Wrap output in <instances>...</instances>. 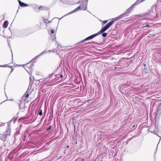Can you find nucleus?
<instances>
[{
    "instance_id": "1",
    "label": "nucleus",
    "mask_w": 161,
    "mask_h": 161,
    "mask_svg": "<svg viewBox=\"0 0 161 161\" xmlns=\"http://www.w3.org/2000/svg\"><path fill=\"white\" fill-rule=\"evenodd\" d=\"M114 23V21H111L109 22L103 28H102L100 31H98L97 33L93 34L91 36H88L85 39L81 41V42H83L85 41H86L89 40H90L93 38L95 36L97 35H100L101 33L103 32L108 29L113 23Z\"/></svg>"
},
{
    "instance_id": "2",
    "label": "nucleus",
    "mask_w": 161,
    "mask_h": 161,
    "mask_svg": "<svg viewBox=\"0 0 161 161\" xmlns=\"http://www.w3.org/2000/svg\"><path fill=\"white\" fill-rule=\"evenodd\" d=\"M143 1V0H142L141 1H139V0L136 1V2L135 3H134V4H133L132 5H131V6L130 8H129L128 9L126 10V11L125 13L120 15L119 16L114 18V20H113L114 21H114H116L119 19H121L123 18L124 17H125L128 16V13L133 8V7L135 5V4H138L139 3H141Z\"/></svg>"
},
{
    "instance_id": "3",
    "label": "nucleus",
    "mask_w": 161,
    "mask_h": 161,
    "mask_svg": "<svg viewBox=\"0 0 161 161\" xmlns=\"http://www.w3.org/2000/svg\"><path fill=\"white\" fill-rule=\"evenodd\" d=\"M87 2H84L82 5L80 6H78L77 8L74 9V10L69 13L65 15L64 16L62 17L61 18L65 16H66L68 14H71L75 12L76 11L81 9L83 10H86L87 8Z\"/></svg>"
},
{
    "instance_id": "4",
    "label": "nucleus",
    "mask_w": 161,
    "mask_h": 161,
    "mask_svg": "<svg viewBox=\"0 0 161 161\" xmlns=\"http://www.w3.org/2000/svg\"><path fill=\"white\" fill-rule=\"evenodd\" d=\"M10 129L9 125H8L7 127L6 131L4 132V133H6V135L7 136L10 134Z\"/></svg>"
},
{
    "instance_id": "5",
    "label": "nucleus",
    "mask_w": 161,
    "mask_h": 161,
    "mask_svg": "<svg viewBox=\"0 0 161 161\" xmlns=\"http://www.w3.org/2000/svg\"><path fill=\"white\" fill-rule=\"evenodd\" d=\"M7 136L6 135V133H4L3 134L1 135L0 136V138L3 141H4L7 137Z\"/></svg>"
},
{
    "instance_id": "6",
    "label": "nucleus",
    "mask_w": 161,
    "mask_h": 161,
    "mask_svg": "<svg viewBox=\"0 0 161 161\" xmlns=\"http://www.w3.org/2000/svg\"><path fill=\"white\" fill-rule=\"evenodd\" d=\"M19 5L22 7H26L28 6L27 4H25L24 3H22L20 0H18Z\"/></svg>"
},
{
    "instance_id": "7",
    "label": "nucleus",
    "mask_w": 161,
    "mask_h": 161,
    "mask_svg": "<svg viewBox=\"0 0 161 161\" xmlns=\"http://www.w3.org/2000/svg\"><path fill=\"white\" fill-rule=\"evenodd\" d=\"M8 25V22L7 21H5L3 25V28H6L7 27Z\"/></svg>"
},
{
    "instance_id": "8",
    "label": "nucleus",
    "mask_w": 161,
    "mask_h": 161,
    "mask_svg": "<svg viewBox=\"0 0 161 161\" xmlns=\"http://www.w3.org/2000/svg\"><path fill=\"white\" fill-rule=\"evenodd\" d=\"M0 67H11V66H8V65L7 64H5V65H0Z\"/></svg>"
},
{
    "instance_id": "9",
    "label": "nucleus",
    "mask_w": 161,
    "mask_h": 161,
    "mask_svg": "<svg viewBox=\"0 0 161 161\" xmlns=\"http://www.w3.org/2000/svg\"><path fill=\"white\" fill-rule=\"evenodd\" d=\"M29 66H30V65H29V64H26V66H25V67H24V68H25V70H26L28 72H29L28 71V70L26 69V67H29Z\"/></svg>"
},
{
    "instance_id": "10",
    "label": "nucleus",
    "mask_w": 161,
    "mask_h": 161,
    "mask_svg": "<svg viewBox=\"0 0 161 161\" xmlns=\"http://www.w3.org/2000/svg\"><path fill=\"white\" fill-rule=\"evenodd\" d=\"M29 94L28 93H27L26 92L25 93L24 95V96L25 97V98H27L28 97Z\"/></svg>"
},
{
    "instance_id": "11",
    "label": "nucleus",
    "mask_w": 161,
    "mask_h": 161,
    "mask_svg": "<svg viewBox=\"0 0 161 161\" xmlns=\"http://www.w3.org/2000/svg\"><path fill=\"white\" fill-rule=\"evenodd\" d=\"M107 34L106 33H103L102 34V36L103 37H106L107 36Z\"/></svg>"
},
{
    "instance_id": "12",
    "label": "nucleus",
    "mask_w": 161,
    "mask_h": 161,
    "mask_svg": "<svg viewBox=\"0 0 161 161\" xmlns=\"http://www.w3.org/2000/svg\"><path fill=\"white\" fill-rule=\"evenodd\" d=\"M45 51H43L42 53L40 54H39V55L37 56L36 57H38L40 55L43 54V53H45Z\"/></svg>"
},
{
    "instance_id": "13",
    "label": "nucleus",
    "mask_w": 161,
    "mask_h": 161,
    "mask_svg": "<svg viewBox=\"0 0 161 161\" xmlns=\"http://www.w3.org/2000/svg\"><path fill=\"white\" fill-rule=\"evenodd\" d=\"M42 110H41L39 112V114L40 115H42Z\"/></svg>"
},
{
    "instance_id": "14",
    "label": "nucleus",
    "mask_w": 161,
    "mask_h": 161,
    "mask_svg": "<svg viewBox=\"0 0 161 161\" xmlns=\"http://www.w3.org/2000/svg\"><path fill=\"white\" fill-rule=\"evenodd\" d=\"M54 31L52 29L51 31V33L52 34L54 33Z\"/></svg>"
},
{
    "instance_id": "15",
    "label": "nucleus",
    "mask_w": 161,
    "mask_h": 161,
    "mask_svg": "<svg viewBox=\"0 0 161 161\" xmlns=\"http://www.w3.org/2000/svg\"><path fill=\"white\" fill-rule=\"evenodd\" d=\"M107 22V20H104V21H103V24H105V23H106Z\"/></svg>"
},
{
    "instance_id": "16",
    "label": "nucleus",
    "mask_w": 161,
    "mask_h": 161,
    "mask_svg": "<svg viewBox=\"0 0 161 161\" xmlns=\"http://www.w3.org/2000/svg\"><path fill=\"white\" fill-rule=\"evenodd\" d=\"M42 79H40L39 80V82H40L42 81Z\"/></svg>"
},
{
    "instance_id": "17",
    "label": "nucleus",
    "mask_w": 161,
    "mask_h": 161,
    "mask_svg": "<svg viewBox=\"0 0 161 161\" xmlns=\"http://www.w3.org/2000/svg\"><path fill=\"white\" fill-rule=\"evenodd\" d=\"M42 8V6H40V7H39V9H41V8Z\"/></svg>"
},
{
    "instance_id": "18",
    "label": "nucleus",
    "mask_w": 161,
    "mask_h": 161,
    "mask_svg": "<svg viewBox=\"0 0 161 161\" xmlns=\"http://www.w3.org/2000/svg\"><path fill=\"white\" fill-rule=\"evenodd\" d=\"M149 25H145V26H144V27H149Z\"/></svg>"
},
{
    "instance_id": "19",
    "label": "nucleus",
    "mask_w": 161,
    "mask_h": 161,
    "mask_svg": "<svg viewBox=\"0 0 161 161\" xmlns=\"http://www.w3.org/2000/svg\"><path fill=\"white\" fill-rule=\"evenodd\" d=\"M53 75V74H51V76H52Z\"/></svg>"
},
{
    "instance_id": "20",
    "label": "nucleus",
    "mask_w": 161,
    "mask_h": 161,
    "mask_svg": "<svg viewBox=\"0 0 161 161\" xmlns=\"http://www.w3.org/2000/svg\"><path fill=\"white\" fill-rule=\"evenodd\" d=\"M61 78H62V77L63 76V75H60Z\"/></svg>"
},
{
    "instance_id": "21",
    "label": "nucleus",
    "mask_w": 161,
    "mask_h": 161,
    "mask_svg": "<svg viewBox=\"0 0 161 161\" xmlns=\"http://www.w3.org/2000/svg\"><path fill=\"white\" fill-rule=\"evenodd\" d=\"M50 128H51V126H50L48 129H50Z\"/></svg>"
},
{
    "instance_id": "22",
    "label": "nucleus",
    "mask_w": 161,
    "mask_h": 161,
    "mask_svg": "<svg viewBox=\"0 0 161 161\" xmlns=\"http://www.w3.org/2000/svg\"><path fill=\"white\" fill-rule=\"evenodd\" d=\"M48 52H52V51H51V50H49V51H48Z\"/></svg>"
},
{
    "instance_id": "23",
    "label": "nucleus",
    "mask_w": 161,
    "mask_h": 161,
    "mask_svg": "<svg viewBox=\"0 0 161 161\" xmlns=\"http://www.w3.org/2000/svg\"><path fill=\"white\" fill-rule=\"evenodd\" d=\"M12 71H13V69H12V71H11V72H12Z\"/></svg>"
},
{
    "instance_id": "24",
    "label": "nucleus",
    "mask_w": 161,
    "mask_h": 161,
    "mask_svg": "<svg viewBox=\"0 0 161 161\" xmlns=\"http://www.w3.org/2000/svg\"><path fill=\"white\" fill-rule=\"evenodd\" d=\"M69 147V146H67V147Z\"/></svg>"
},
{
    "instance_id": "25",
    "label": "nucleus",
    "mask_w": 161,
    "mask_h": 161,
    "mask_svg": "<svg viewBox=\"0 0 161 161\" xmlns=\"http://www.w3.org/2000/svg\"><path fill=\"white\" fill-rule=\"evenodd\" d=\"M31 68H30L29 69H31Z\"/></svg>"
},
{
    "instance_id": "26",
    "label": "nucleus",
    "mask_w": 161,
    "mask_h": 161,
    "mask_svg": "<svg viewBox=\"0 0 161 161\" xmlns=\"http://www.w3.org/2000/svg\"><path fill=\"white\" fill-rule=\"evenodd\" d=\"M57 75V74H56V75H55V76H56Z\"/></svg>"
}]
</instances>
